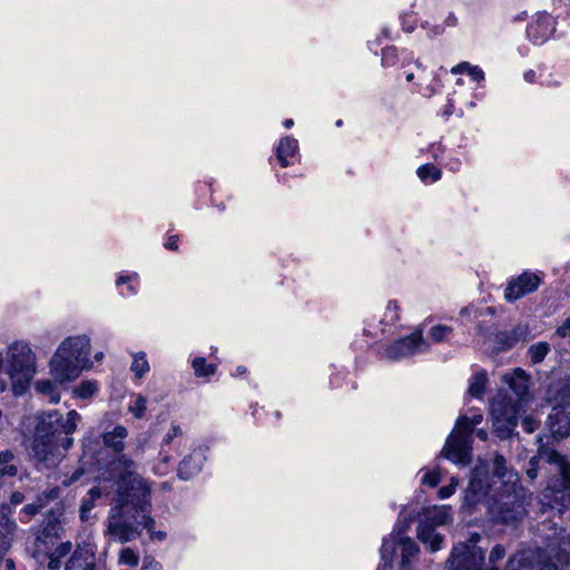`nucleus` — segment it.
I'll list each match as a JSON object with an SVG mask.
<instances>
[{
    "label": "nucleus",
    "mask_w": 570,
    "mask_h": 570,
    "mask_svg": "<svg viewBox=\"0 0 570 570\" xmlns=\"http://www.w3.org/2000/svg\"><path fill=\"white\" fill-rule=\"evenodd\" d=\"M493 476L501 482L500 492L513 491L521 487L518 473L508 466L505 458L501 454H495L493 459Z\"/></svg>",
    "instance_id": "16"
},
{
    "label": "nucleus",
    "mask_w": 570,
    "mask_h": 570,
    "mask_svg": "<svg viewBox=\"0 0 570 570\" xmlns=\"http://www.w3.org/2000/svg\"><path fill=\"white\" fill-rule=\"evenodd\" d=\"M297 148H298L297 140L289 136L283 138L279 141V145L276 149V155H277V159L279 160V163L283 167H286L288 165L286 158L294 156Z\"/></svg>",
    "instance_id": "29"
},
{
    "label": "nucleus",
    "mask_w": 570,
    "mask_h": 570,
    "mask_svg": "<svg viewBox=\"0 0 570 570\" xmlns=\"http://www.w3.org/2000/svg\"><path fill=\"white\" fill-rule=\"evenodd\" d=\"M95 552L90 547H78L66 563V570H95Z\"/></svg>",
    "instance_id": "18"
},
{
    "label": "nucleus",
    "mask_w": 570,
    "mask_h": 570,
    "mask_svg": "<svg viewBox=\"0 0 570 570\" xmlns=\"http://www.w3.org/2000/svg\"><path fill=\"white\" fill-rule=\"evenodd\" d=\"M505 570H533L530 556L525 552L512 556L507 563Z\"/></svg>",
    "instance_id": "31"
},
{
    "label": "nucleus",
    "mask_w": 570,
    "mask_h": 570,
    "mask_svg": "<svg viewBox=\"0 0 570 570\" xmlns=\"http://www.w3.org/2000/svg\"><path fill=\"white\" fill-rule=\"evenodd\" d=\"M22 500H23V495L21 493L16 492L12 494V499H11L12 503L18 504V503H21Z\"/></svg>",
    "instance_id": "62"
},
{
    "label": "nucleus",
    "mask_w": 570,
    "mask_h": 570,
    "mask_svg": "<svg viewBox=\"0 0 570 570\" xmlns=\"http://www.w3.org/2000/svg\"><path fill=\"white\" fill-rule=\"evenodd\" d=\"M57 384L60 383L52 377V380L37 381L35 387L40 394L47 395L50 403H58L60 401V394L57 391Z\"/></svg>",
    "instance_id": "30"
},
{
    "label": "nucleus",
    "mask_w": 570,
    "mask_h": 570,
    "mask_svg": "<svg viewBox=\"0 0 570 570\" xmlns=\"http://www.w3.org/2000/svg\"><path fill=\"white\" fill-rule=\"evenodd\" d=\"M541 469L553 474L543 492L547 504L562 508L570 505V463L556 451L541 449L530 459L527 475L534 480Z\"/></svg>",
    "instance_id": "2"
},
{
    "label": "nucleus",
    "mask_w": 570,
    "mask_h": 570,
    "mask_svg": "<svg viewBox=\"0 0 570 570\" xmlns=\"http://www.w3.org/2000/svg\"><path fill=\"white\" fill-rule=\"evenodd\" d=\"M505 556V549L501 544H497L493 547V549L490 552L489 561L491 564V568L489 570H499V568L495 566L497 562L501 561Z\"/></svg>",
    "instance_id": "44"
},
{
    "label": "nucleus",
    "mask_w": 570,
    "mask_h": 570,
    "mask_svg": "<svg viewBox=\"0 0 570 570\" xmlns=\"http://www.w3.org/2000/svg\"><path fill=\"white\" fill-rule=\"evenodd\" d=\"M549 352L550 345L547 342L532 344L528 350V354L533 364L541 363Z\"/></svg>",
    "instance_id": "32"
},
{
    "label": "nucleus",
    "mask_w": 570,
    "mask_h": 570,
    "mask_svg": "<svg viewBox=\"0 0 570 570\" xmlns=\"http://www.w3.org/2000/svg\"><path fill=\"white\" fill-rule=\"evenodd\" d=\"M476 436L480 440L485 441L488 439V432L484 429H478L476 430Z\"/></svg>",
    "instance_id": "63"
},
{
    "label": "nucleus",
    "mask_w": 570,
    "mask_h": 570,
    "mask_svg": "<svg viewBox=\"0 0 570 570\" xmlns=\"http://www.w3.org/2000/svg\"><path fill=\"white\" fill-rule=\"evenodd\" d=\"M539 564V570H568V568L558 564L546 556H540Z\"/></svg>",
    "instance_id": "46"
},
{
    "label": "nucleus",
    "mask_w": 570,
    "mask_h": 570,
    "mask_svg": "<svg viewBox=\"0 0 570 570\" xmlns=\"http://www.w3.org/2000/svg\"><path fill=\"white\" fill-rule=\"evenodd\" d=\"M127 435V429L122 425H117L112 431L106 432L102 435L104 444L116 453H120L125 449V440Z\"/></svg>",
    "instance_id": "26"
},
{
    "label": "nucleus",
    "mask_w": 570,
    "mask_h": 570,
    "mask_svg": "<svg viewBox=\"0 0 570 570\" xmlns=\"http://www.w3.org/2000/svg\"><path fill=\"white\" fill-rule=\"evenodd\" d=\"M419 540L426 544L432 552L439 551L442 547L443 538L435 529L431 528L426 522H420L417 527Z\"/></svg>",
    "instance_id": "24"
},
{
    "label": "nucleus",
    "mask_w": 570,
    "mask_h": 570,
    "mask_svg": "<svg viewBox=\"0 0 570 570\" xmlns=\"http://www.w3.org/2000/svg\"><path fill=\"white\" fill-rule=\"evenodd\" d=\"M419 540L426 544L432 552L439 551L442 547L443 538L435 529L431 528L426 522H420L417 527Z\"/></svg>",
    "instance_id": "25"
},
{
    "label": "nucleus",
    "mask_w": 570,
    "mask_h": 570,
    "mask_svg": "<svg viewBox=\"0 0 570 570\" xmlns=\"http://www.w3.org/2000/svg\"><path fill=\"white\" fill-rule=\"evenodd\" d=\"M483 561L484 552L475 542L456 544L449 559L450 570H481Z\"/></svg>",
    "instance_id": "12"
},
{
    "label": "nucleus",
    "mask_w": 570,
    "mask_h": 570,
    "mask_svg": "<svg viewBox=\"0 0 570 570\" xmlns=\"http://www.w3.org/2000/svg\"><path fill=\"white\" fill-rule=\"evenodd\" d=\"M528 326L519 324L511 331H502L495 334V344L501 351L514 346L518 342L524 341L528 335Z\"/></svg>",
    "instance_id": "20"
},
{
    "label": "nucleus",
    "mask_w": 570,
    "mask_h": 570,
    "mask_svg": "<svg viewBox=\"0 0 570 570\" xmlns=\"http://www.w3.org/2000/svg\"><path fill=\"white\" fill-rule=\"evenodd\" d=\"M520 403H512L507 397L494 400L491 404V416L495 432L500 438H508L517 426V414Z\"/></svg>",
    "instance_id": "11"
},
{
    "label": "nucleus",
    "mask_w": 570,
    "mask_h": 570,
    "mask_svg": "<svg viewBox=\"0 0 570 570\" xmlns=\"http://www.w3.org/2000/svg\"><path fill=\"white\" fill-rule=\"evenodd\" d=\"M147 409L146 397L138 395L135 401L129 405L128 410L135 417L140 419Z\"/></svg>",
    "instance_id": "41"
},
{
    "label": "nucleus",
    "mask_w": 570,
    "mask_h": 570,
    "mask_svg": "<svg viewBox=\"0 0 570 570\" xmlns=\"http://www.w3.org/2000/svg\"><path fill=\"white\" fill-rule=\"evenodd\" d=\"M397 311H399L397 303L394 301H390L386 305V317H389V314H392L389 320L390 322H394L399 318Z\"/></svg>",
    "instance_id": "52"
},
{
    "label": "nucleus",
    "mask_w": 570,
    "mask_h": 570,
    "mask_svg": "<svg viewBox=\"0 0 570 570\" xmlns=\"http://www.w3.org/2000/svg\"><path fill=\"white\" fill-rule=\"evenodd\" d=\"M396 59V49L395 48H387L383 51V63L387 66L394 65Z\"/></svg>",
    "instance_id": "50"
},
{
    "label": "nucleus",
    "mask_w": 570,
    "mask_h": 570,
    "mask_svg": "<svg viewBox=\"0 0 570 570\" xmlns=\"http://www.w3.org/2000/svg\"><path fill=\"white\" fill-rule=\"evenodd\" d=\"M524 79L529 82H532L533 81V78H534V71L533 70H528L524 72L523 75Z\"/></svg>",
    "instance_id": "64"
},
{
    "label": "nucleus",
    "mask_w": 570,
    "mask_h": 570,
    "mask_svg": "<svg viewBox=\"0 0 570 570\" xmlns=\"http://www.w3.org/2000/svg\"><path fill=\"white\" fill-rule=\"evenodd\" d=\"M488 468L483 463L476 464L472 472L468 488L462 495V509L471 514L482 503L491 489Z\"/></svg>",
    "instance_id": "10"
},
{
    "label": "nucleus",
    "mask_w": 570,
    "mask_h": 570,
    "mask_svg": "<svg viewBox=\"0 0 570 570\" xmlns=\"http://www.w3.org/2000/svg\"><path fill=\"white\" fill-rule=\"evenodd\" d=\"M204 462V455L194 451L190 455L186 456L178 469V476L183 480H188L197 472L200 471Z\"/></svg>",
    "instance_id": "23"
},
{
    "label": "nucleus",
    "mask_w": 570,
    "mask_h": 570,
    "mask_svg": "<svg viewBox=\"0 0 570 570\" xmlns=\"http://www.w3.org/2000/svg\"><path fill=\"white\" fill-rule=\"evenodd\" d=\"M72 549V543L70 541H66V542H62L60 543L53 551V556L58 557V558H63L66 557Z\"/></svg>",
    "instance_id": "48"
},
{
    "label": "nucleus",
    "mask_w": 570,
    "mask_h": 570,
    "mask_svg": "<svg viewBox=\"0 0 570 570\" xmlns=\"http://www.w3.org/2000/svg\"><path fill=\"white\" fill-rule=\"evenodd\" d=\"M459 485V480L458 478L455 476H452L451 478V481H450V484L448 485H444L442 488L439 489L438 491V498L441 499V500H444V499H448L450 498L451 495L454 494L456 488Z\"/></svg>",
    "instance_id": "45"
},
{
    "label": "nucleus",
    "mask_w": 570,
    "mask_h": 570,
    "mask_svg": "<svg viewBox=\"0 0 570 570\" xmlns=\"http://www.w3.org/2000/svg\"><path fill=\"white\" fill-rule=\"evenodd\" d=\"M98 392V384L95 381H83L73 391L79 399L92 397Z\"/></svg>",
    "instance_id": "36"
},
{
    "label": "nucleus",
    "mask_w": 570,
    "mask_h": 570,
    "mask_svg": "<svg viewBox=\"0 0 570 570\" xmlns=\"http://www.w3.org/2000/svg\"><path fill=\"white\" fill-rule=\"evenodd\" d=\"M547 558L558 564L570 568V537L562 535L558 541H553L548 546Z\"/></svg>",
    "instance_id": "19"
},
{
    "label": "nucleus",
    "mask_w": 570,
    "mask_h": 570,
    "mask_svg": "<svg viewBox=\"0 0 570 570\" xmlns=\"http://www.w3.org/2000/svg\"><path fill=\"white\" fill-rule=\"evenodd\" d=\"M82 474H83V470L77 469L70 476L62 480V484L66 487H69L70 484L77 482Z\"/></svg>",
    "instance_id": "55"
},
{
    "label": "nucleus",
    "mask_w": 570,
    "mask_h": 570,
    "mask_svg": "<svg viewBox=\"0 0 570 570\" xmlns=\"http://www.w3.org/2000/svg\"><path fill=\"white\" fill-rule=\"evenodd\" d=\"M451 519L450 507L440 505L426 509L424 517L420 522H426L431 528L445 524Z\"/></svg>",
    "instance_id": "27"
},
{
    "label": "nucleus",
    "mask_w": 570,
    "mask_h": 570,
    "mask_svg": "<svg viewBox=\"0 0 570 570\" xmlns=\"http://www.w3.org/2000/svg\"><path fill=\"white\" fill-rule=\"evenodd\" d=\"M20 460L10 450L0 452V481L2 484L7 479L17 476Z\"/></svg>",
    "instance_id": "22"
},
{
    "label": "nucleus",
    "mask_w": 570,
    "mask_h": 570,
    "mask_svg": "<svg viewBox=\"0 0 570 570\" xmlns=\"http://www.w3.org/2000/svg\"><path fill=\"white\" fill-rule=\"evenodd\" d=\"M416 174L421 180L431 178L432 181H436L441 178V170L432 164H426L417 168Z\"/></svg>",
    "instance_id": "38"
},
{
    "label": "nucleus",
    "mask_w": 570,
    "mask_h": 570,
    "mask_svg": "<svg viewBox=\"0 0 570 570\" xmlns=\"http://www.w3.org/2000/svg\"><path fill=\"white\" fill-rule=\"evenodd\" d=\"M23 511L28 514V515H33L37 513L38 511V508L33 504H27L24 508H23Z\"/></svg>",
    "instance_id": "61"
},
{
    "label": "nucleus",
    "mask_w": 570,
    "mask_h": 570,
    "mask_svg": "<svg viewBox=\"0 0 570 570\" xmlns=\"http://www.w3.org/2000/svg\"><path fill=\"white\" fill-rule=\"evenodd\" d=\"M91 342L87 335L65 338L49 361L50 375L60 384L69 383L91 368Z\"/></svg>",
    "instance_id": "3"
},
{
    "label": "nucleus",
    "mask_w": 570,
    "mask_h": 570,
    "mask_svg": "<svg viewBox=\"0 0 570 570\" xmlns=\"http://www.w3.org/2000/svg\"><path fill=\"white\" fill-rule=\"evenodd\" d=\"M503 382L509 385L513 393L518 396V403H522L528 394V376L521 368H515L512 372L503 375Z\"/></svg>",
    "instance_id": "21"
},
{
    "label": "nucleus",
    "mask_w": 570,
    "mask_h": 570,
    "mask_svg": "<svg viewBox=\"0 0 570 570\" xmlns=\"http://www.w3.org/2000/svg\"><path fill=\"white\" fill-rule=\"evenodd\" d=\"M547 425L554 438L570 435V403L553 406L548 414Z\"/></svg>",
    "instance_id": "15"
},
{
    "label": "nucleus",
    "mask_w": 570,
    "mask_h": 570,
    "mask_svg": "<svg viewBox=\"0 0 570 570\" xmlns=\"http://www.w3.org/2000/svg\"><path fill=\"white\" fill-rule=\"evenodd\" d=\"M556 334L560 337L570 335V318L566 320L564 323L557 328Z\"/></svg>",
    "instance_id": "56"
},
{
    "label": "nucleus",
    "mask_w": 570,
    "mask_h": 570,
    "mask_svg": "<svg viewBox=\"0 0 570 570\" xmlns=\"http://www.w3.org/2000/svg\"><path fill=\"white\" fill-rule=\"evenodd\" d=\"M165 246L168 249L176 250L178 248L177 237L176 236H170L168 238V240L166 242Z\"/></svg>",
    "instance_id": "60"
},
{
    "label": "nucleus",
    "mask_w": 570,
    "mask_h": 570,
    "mask_svg": "<svg viewBox=\"0 0 570 570\" xmlns=\"http://www.w3.org/2000/svg\"><path fill=\"white\" fill-rule=\"evenodd\" d=\"M132 363L130 370L136 374L137 377L144 376L149 371V363L144 352L132 354Z\"/></svg>",
    "instance_id": "34"
},
{
    "label": "nucleus",
    "mask_w": 570,
    "mask_h": 570,
    "mask_svg": "<svg viewBox=\"0 0 570 570\" xmlns=\"http://www.w3.org/2000/svg\"><path fill=\"white\" fill-rule=\"evenodd\" d=\"M181 435V429L179 425H173L171 429L164 438V443L170 444L173 440L177 436Z\"/></svg>",
    "instance_id": "53"
},
{
    "label": "nucleus",
    "mask_w": 570,
    "mask_h": 570,
    "mask_svg": "<svg viewBox=\"0 0 570 570\" xmlns=\"http://www.w3.org/2000/svg\"><path fill=\"white\" fill-rule=\"evenodd\" d=\"M452 73L466 72L475 81L484 79V72L478 66H472L469 62H461L452 68Z\"/></svg>",
    "instance_id": "33"
},
{
    "label": "nucleus",
    "mask_w": 570,
    "mask_h": 570,
    "mask_svg": "<svg viewBox=\"0 0 570 570\" xmlns=\"http://www.w3.org/2000/svg\"><path fill=\"white\" fill-rule=\"evenodd\" d=\"M193 367L197 376H208L215 372L214 365H206V362L202 357H197L193 361Z\"/></svg>",
    "instance_id": "40"
},
{
    "label": "nucleus",
    "mask_w": 570,
    "mask_h": 570,
    "mask_svg": "<svg viewBox=\"0 0 570 570\" xmlns=\"http://www.w3.org/2000/svg\"><path fill=\"white\" fill-rule=\"evenodd\" d=\"M487 381L485 373H476L470 383L469 393L474 397H480L485 390Z\"/></svg>",
    "instance_id": "37"
},
{
    "label": "nucleus",
    "mask_w": 570,
    "mask_h": 570,
    "mask_svg": "<svg viewBox=\"0 0 570 570\" xmlns=\"http://www.w3.org/2000/svg\"><path fill=\"white\" fill-rule=\"evenodd\" d=\"M490 512L497 522L510 524L521 520L527 512L525 490L520 487L513 491L500 492L490 507Z\"/></svg>",
    "instance_id": "6"
},
{
    "label": "nucleus",
    "mask_w": 570,
    "mask_h": 570,
    "mask_svg": "<svg viewBox=\"0 0 570 570\" xmlns=\"http://www.w3.org/2000/svg\"><path fill=\"white\" fill-rule=\"evenodd\" d=\"M98 446L99 442L91 440L90 436L83 440V458L88 460V463L94 464L95 462H98V459L96 456V449Z\"/></svg>",
    "instance_id": "39"
},
{
    "label": "nucleus",
    "mask_w": 570,
    "mask_h": 570,
    "mask_svg": "<svg viewBox=\"0 0 570 570\" xmlns=\"http://www.w3.org/2000/svg\"><path fill=\"white\" fill-rule=\"evenodd\" d=\"M141 513L142 517L138 523L150 533L154 530L155 520L146 512Z\"/></svg>",
    "instance_id": "51"
},
{
    "label": "nucleus",
    "mask_w": 570,
    "mask_h": 570,
    "mask_svg": "<svg viewBox=\"0 0 570 570\" xmlns=\"http://www.w3.org/2000/svg\"><path fill=\"white\" fill-rule=\"evenodd\" d=\"M149 535H150V539L157 540V541H164L166 539V537H167L166 532H164V531H155V530H153L149 533Z\"/></svg>",
    "instance_id": "59"
},
{
    "label": "nucleus",
    "mask_w": 570,
    "mask_h": 570,
    "mask_svg": "<svg viewBox=\"0 0 570 570\" xmlns=\"http://www.w3.org/2000/svg\"><path fill=\"white\" fill-rule=\"evenodd\" d=\"M17 525L6 515H0V550H9L11 548L13 534Z\"/></svg>",
    "instance_id": "28"
},
{
    "label": "nucleus",
    "mask_w": 570,
    "mask_h": 570,
    "mask_svg": "<svg viewBox=\"0 0 570 570\" xmlns=\"http://www.w3.org/2000/svg\"><path fill=\"white\" fill-rule=\"evenodd\" d=\"M452 332L451 327L445 325H435L430 331V336L433 342L439 343L444 341Z\"/></svg>",
    "instance_id": "43"
},
{
    "label": "nucleus",
    "mask_w": 570,
    "mask_h": 570,
    "mask_svg": "<svg viewBox=\"0 0 570 570\" xmlns=\"http://www.w3.org/2000/svg\"><path fill=\"white\" fill-rule=\"evenodd\" d=\"M483 415L478 413L471 417L462 415L456 420L455 426L442 450V455L459 465H468L472 455V432L481 424Z\"/></svg>",
    "instance_id": "5"
},
{
    "label": "nucleus",
    "mask_w": 570,
    "mask_h": 570,
    "mask_svg": "<svg viewBox=\"0 0 570 570\" xmlns=\"http://www.w3.org/2000/svg\"><path fill=\"white\" fill-rule=\"evenodd\" d=\"M107 473L117 482L107 531L116 541L126 543L140 535V530L130 519L135 518L134 511L138 513L150 510V485L137 473V463L126 454L109 462Z\"/></svg>",
    "instance_id": "1"
},
{
    "label": "nucleus",
    "mask_w": 570,
    "mask_h": 570,
    "mask_svg": "<svg viewBox=\"0 0 570 570\" xmlns=\"http://www.w3.org/2000/svg\"><path fill=\"white\" fill-rule=\"evenodd\" d=\"M80 414L75 410L67 413L66 419L57 411L39 416L33 438L62 440L61 435L70 436L77 429Z\"/></svg>",
    "instance_id": "7"
},
{
    "label": "nucleus",
    "mask_w": 570,
    "mask_h": 570,
    "mask_svg": "<svg viewBox=\"0 0 570 570\" xmlns=\"http://www.w3.org/2000/svg\"><path fill=\"white\" fill-rule=\"evenodd\" d=\"M61 567L60 558L51 554L48 561V568L50 570H58Z\"/></svg>",
    "instance_id": "57"
},
{
    "label": "nucleus",
    "mask_w": 570,
    "mask_h": 570,
    "mask_svg": "<svg viewBox=\"0 0 570 570\" xmlns=\"http://www.w3.org/2000/svg\"><path fill=\"white\" fill-rule=\"evenodd\" d=\"M141 570H164L160 562L151 557H146L142 562Z\"/></svg>",
    "instance_id": "49"
},
{
    "label": "nucleus",
    "mask_w": 570,
    "mask_h": 570,
    "mask_svg": "<svg viewBox=\"0 0 570 570\" xmlns=\"http://www.w3.org/2000/svg\"><path fill=\"white\" fill-rule=\"evenodd\" d=\"M0 371L8 375L14 395H22L36 374V354L21 342L11 344L0 358Z\"/></svg>",
    "instance_id": "4"
},
{
    "label": "nucleus",
    "mask_w": 570,
    "mask_h": 570,
    "mask_svg": "<svg viewBox=\"0 0 570 570\" xmlns=\"http://www.w3.org/2000/svg\"><path fill=\"white\" fill-rule=\"evenodd\" d=\"M79 517L82 522H88L92 519L91 511L87 510L86 507L80 505Z\"/></svg>",
    "instance_id": "58"
},
{
    "label": "nucleus",
    "mask_w": 570,
    "mask_h": 570,
    "mask_svg": "<svg viewBox=\"0 0 570 570\" xmlns=\"http://www.w3.org/2000/svg\"><path fill=\"white\" fill-rule=\"evenodd\" d=\"M540 283L541 278L537 274L524 272L509 283L504 297L510 302L517 301L524 295L534 292L539 287Z\"/></svg>",
    "instance_id": "14"
},
{
    "label": "nucleus",
    "mask_w": 570,
    "mask_h": 570,
    "mask_svg": "<svg viewBox=\"0 0 570 570\" xmlns=\"http://www.w3.org/2000/svg\"><path fill=\"white\" fill-rule=\"evenodd\" d=\"M521 425L527 433H532L537 429V421L530 416H525L522 420Z\"/></svg>",
    "instance_id": "54"
},
{
    "label": "nucleus",
    "mask_w": 570,
    "mask_h": 570,
    "mask_svg": "<svg viewBox=\"0 0 570 570\" xmlns=\"http://www.w3.org/2000/svg\"><path fill=\"white\" fill-rule=\"evenodd\" d=\"M119 561L124 564L136 567L139 562V557L132 549L124 548L120 550Z\"/></svg>",
    "instance_id": "42"
},
{
    "label": "nucleus",
    "mask_w": 570,
    "mask_h": 570,
    "mask_svg": "<svg viewBox=\"0 0 570 570\" xmlns=\"http://www.w3.org/2000/svg\"><path fill=\"white\" fill-rule=\"evenodd\" d=\"M400 551V570H411L410 560L416 556L419 548L409 537H402L400 533H391L383 539L381 548V564L377 570H391L393 557Z\"/></svg>",
    "instance_id": "8"
},
{
    "label": "nucleus",
    "mask_w": 570,
    "mask_h": 570,
    "mask_svg": "<svg viewBox=\"0 0 570 570\" xmlns=\"http://www.w3.org/2000/svg\"><path fill=\"white\" fill-rule=\"evenodd\" d=\"M440 482V472L439 470L426 471L422 478V483L426 484L431 488H434Z\"/></svg>",
    "instance_id": "47"
},
{
    "label": "nucleus",
    "mask_w": 570,
    "mask_h": 570,
    "mask_svg": "<svg viewBox=\"0 0 570 570\" xmlns=\"http://www.w3.org/2000/svg\"><path fill=\"white\" fill-rule=\"evenodd\" d=\"M73 439L63 436L62 440L33 438L31 454L39 469H53L63 458V451L71 448Z\"/></svg>",
    "instance_id": "9"
},
{
    "label": "nucleus",
    "mask_w": 570,
    "mask_h": 570,
    "mask_svg": "<svg viewBox=\"0 0 570 570\" xmlns=\"http://www.w3.org/2000/svg\"><path fill=\"white\" fill-rule=\"evenodd\" d=\"M104 494H107V489L105 485L95 487L90 489L87 493V497L82 499L81 505L91 511L96 507V501Z\"/></svg>",
    "instance_id": "35"
},
{
    "label": "nucleus",
    "mask_w": 570,
    "mask_h": 570,
    "mask_svg": "<svg viewBox=\"0 0 570 570\" xmlns=\"http://www.w3.org/2000/svg\"><path fill=\"white\" fill-rule=\"evenodd\" d=\"M429 347L424 341L422 332L415 331L411 335L403 337L390 344L385 348V357L391 361H397L415 353L424 352Z\"/></svg>",
    "instance_id": "13"
},
{
    "label": "nucleus",
    "mask_w": 570,
    "mask_h": 570,
    "mask_svg": "<svg viewBox=\"0 0 570 570\" xmlns=\"http://www.w3.org/2000/svg\"><path fill=\"white\" fill-rule=\"evenodd\" d=\"M554 31V22L548 13H538L535 20L528 27L527 33L530 40L540 45L548 40Z\"/></svg>",
    "instance_id": "17"
}]
</instances>
